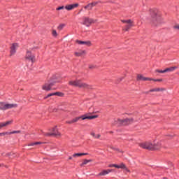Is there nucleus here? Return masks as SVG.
I'll return each mask as SVG.
<instances>
[{"mask_svg":"<svg viewBox=\"0 0 179 179\" xmlns=\"http://www.w3.org/2000/svg\"><path fill=\"white\" fill-rule=\"evenodd\" d=\"M83 24H84V26H86V27H90V26H92V24L96 23V22H97V20H94L93 18H90L89 17H84L83 18Z\"/></svg>","mask_w":179,"mask_h":179,"instance_id":"nucleus-6","label":"nucleus"},{"mask_svg":"<svg viewBox=\"0 0 179 179\" xmlns=\"http://www.w3.org/2000/svg\"><path fill=\"white\" fill-rule=\"evenodd\" d=\"M36 145H43V142L30 143L28 144V146H34Z\"/></svg>","mask_w":179,"mask_h":179,"instance_id":"nucleus-29","label":"nucleus"},{"mask_svg":"<svg viewBox=\"0 0 179 179\" xmlns=\"http://www.w3.org/2000/svg\"><path fill=\"white\" fill-rule=\"evenodd\" d=\"M51 96H58L59 97H64L65 94L61 92H57L55 93L48 94L46 96L44 97V99H48V97H51Z\"/></svg>","mask_w":179,"mask_h":179,"instance_id":"nucleus-12","label":"nucleus"},{"mask_svg":"<svg viewBox=\"0 0 179 179\" xmlns=\"http://www.w3.org/2000/svg\"><path fill=\"white\" fill-rule=\"evenodd\" d=\"M137 80H143V82H146L148 80H153V78H148V77H143L141 74L137 75Z\"/></svg>","mask_w":179,"mask_h":179,"instance_id":"nucleus-14","label":"nucleus"},{"mask_svg":"<svg viewBox=\"0 0 179 179\" xmlns=\"http://www.w3.org/2000/svg\"><path fill=\"white\" fill-rule=\"evenodd\" d=\"M117 169H122L124 170H126L127 173H131V171L127 168V166L124 163H121L120 165H117Z\"/></svg>","mask_w":179,"mask_h":179,"instance_id":"nucleus-18","label":"nucleus"},{"mask_svg":"<svg viewBox=\"0 0 179 179\" xmlns=\"http://www.w3.org/2000/svg\"><path fill=\"white\" fill-rule=\"evenodd\" d=\"M52 35L53 37H58V33H57V30L52 29Z\"/></svg>","mask_w":179,"mask_h":179,"instance_id":"nucleus-30","label":"nucleus"},{"mask_svg":"<svg viewBox=\"0 0 179 179\" xmlns=\"http://www.w3.org/2000/svg\"><path fill=\"white\" fill-rule=\"evenodd\" d=\"M122 23H125L126 25L123 27V31H129L131 28L134 27V21L131 19L129 20H122Z\"/></svg>","mask_w":179,"mask_h":179,"instance_id":"nucleus-5","label":"nucleus"},{"mask_svg":"<svg viewBox=\"0 0 179 179\" xmlns=\"http://www.w3.org/2000/svg\"><path fill=\"white\" fill-rule=\"evenodd\" d=\"M156 72H158V73H166V69H164V70H156Z\"/></svg>","mask_w":179,"mask_h":179,"instance_id":"nucleus-34","label":"nucleus"},{"mask_svg":"<svg viewBox=\"0 0 179 179\" xmlns=\"http://www.w3.org/2000/svg\"><path fill=\"white\" fill-rule=\"evenodd\" d=\"M152 145L151 142H145L139 144L140 148L142 149H146L147 150H152Z\"/></svg>","mask_w":179,"mask_h":179,"instance_id":"nucleus-10","label":"nucleus"},{"mask_svg":"<svg viewBox=\"0 0 179 179\" xmlns=\"http://www.w3.org/2000/svg\"><path fill=\"white\" fill-rule=\"evenodd\" d=\"M48 83L50 85L52 84V86H54L55 83H58V78H57V76L53 75L48 80Z\"/></svg>","mask_w":179,"mask_h":179,"instance_id":"nucleus-13","label":"nucleus"},{"mask_svg":"<svg viewBox=\"0 0 179 179\" xmlns=\"http://www.w3.org/2000/svg\"><path fill=\"white\" fill-rule=\"evenodd\" d=\"M112 171H114V169H108V170H103L101 172H100L98 176H107L109 173H112Z\"/></svg>","mask_w":179,"mask_h":179,"instance_id":"nucleus-19","label":"nucleus"},{"mask_svg":"<svg viewBox=\"0 0 179 179\" xmlns=\"http://www.w3.org/2000/svg\"><path fill=\"white\" fill-rule=\"evenodd\" d=\"M76 42L77 43V44H80V45L84 44L85 45H87L88 47H90V45H92V42H90V41H83L77 40Z\"/></svg>","mask_w":179,"mask_h":179,"instance_id":"nucleus-17","label":"nucleus"},{"mask_svg":"<svg viewBox=\"0 0 179 179\" xmlns=\"http://www.w3.org/2000/svg\"><path fill=\"white\" fill-rule=\"evenodd\" d=\"M49 135H55L56 136H59V135H61V133L58 131L57 127H55L53 129V132L52 134H49Z\"/></svg>","mask_w":179,"mask_h":179,"instance_id":"nucleus-24","label":"nucleus"},{"mask_svg":"<svg viewBox=\"0 0 179 179\" xmlns=\"http://www.w3.org/2000/svg\"><path fill=\"white\" fill-rule=\"evenodd\" d=\"M83 54H86L85 50H79V52H74V55H76V57H82Z\"/></svg>","mask_w":179,"mask_h":179,"instance_id":"nucleus-21","label":"nucleus"},{"mask_svg":"<svg viewBox=\"0 0 179 179\" xmlns=\"http://www.w3.org/2000/svg\"><path fill=\"white\" fill-rule=\"evenodd\" d=\"M91 162H93V159H83V163L80 164V166L83 167L84 166H85V164H87V163H91Z\"/></svg>","mask_w":179,"mask_h":179,"instance_id":"nucleus-22","label":"nucleus"},{"mask_svg":"<svg viewBox=\"0 0 179 179\" xmlns=\"http://www.w3.org/2000/svg\"><path fill=\"white\" fill-rule=\"evenodd\" d=\"M82 10H83V8H81L80 12H82Z\"/></svg>","mask_w":179,"mask_h":179,"instance_id":"nucleus-42","label":"nucleus"},{"mask_svg":"<svg viewBox=\"0 0 179 179\" xmlns=\"http://www.w3.org/2000/svg\"><path fill=\"white\" fill-rule=\"evenodd\" d=\"M17 108V103H8L6 102H0V110L6 111V110H10L11 108Z\"/></svg>","mask_w":179,"mask_h":179,"instance_id":"nucleus-4","label":"nucleus"},{"mask_svg":"<svg viewBox=\"0 0 179 179\" xmlns=\"http://www.w3.org/2000/svg\"><path fill=\"white\" fill-rule=\"evenodd\" d=\"M84 9H85V10H92V9H93V6H92V3H90L84 6Z\"/></svg>","mask_w":179,"mask_h":179,"instance_id":"nucleus-25","label":"nucleus"},{"mask_svg":"<svg viewBox=\"0 0 179 179\" xmlns=\"http://www.w3.org/2000/svg\"><path fill=\"white\" fill-rule=\"evenodd\" d=\"M164 90H166V89H164V88H154V89L150 90L148 92H147L145 93H146V94H148L150 92H164Z\"/></svg>","mask_w":179,"mask_h":179,"instance_id":"nucleus-20","label":"nucleus"},{"mask_svg":"<svg viewBox=\"0 0 179 179\" xmlns=\"http://www.w3.org/2000/svg\"><path fill=\"white\" fill-rule=\"evenodd\" d=\"M79 3L68 4L65 6H62L56 8V10H62V9H66V10H73L75 8H78Z\"/></svg>","mask_w":179,"mask_h":179,"instance_id":"nucleus-7","label":"nucleus"},{"mask_svg":"<svg viewBox=\"0 0 179 179\" xmlns=\"http://www.w3.org/2000/svg\"><path fill=\"white\" fill-rule=\"evenodd\" d=\"M51 87H52V84H50V83H45V85L42 86L43 90H45L46 92H50Z\"/></svg>","mask_w":179,"mask_h":179,"instance_id":"nucleus-16","label":"nucleus"},{"mask_svg":"<svg viewBox=\"0 0 179 179\" xmlns=\"http://www.w3.org/2000/svg\"><path fill=\"white\" fill-rule=\"evenodd\" d=\"M70 86H74L75 87H80V89H92V85L82 82V80H75L69 82Z\"/></svg>","mask_w":179,"mask_h":179,"instance_id":"nucleus-2","label":"nucleus"},{"mask_svg":"<svg viewBox=\"0 0 179 179\" xmlns=\"http://www.w3.org/2000/svg\"><path fill=\"white\" fill-rule=\"evenodd\" d=\"M173 29L175 30H179V24H176V25L173 26Z\"/></svg>","mask_w":179,"mask_h":179,"instance_id":"nucleus-36","label":"nucleus"},{"mask_svg":"<svg viewBox=\"0 0 179 179\" xmlns=\"http://www.w3.org/2000/svg\"><path fill=\"white\" fill-rule=\"evenodd\" d=\"M151 80H153V82H163V80L162 79H153Z\"/></svg>","mask_w":179,"mask_h":179,"instance_id":"nucleus-35","label":"nucleus"},{"mask_svg":"<svg viewBox=\"0 0 179 179\" xmlns=\"http://www.w3.org/2000/svg\"><path fill=\"white\" fill-rule=\"evenodd\" d=\"M92 136H93V138H94L95 139H100V137L101 136V135L100 134H97L96 135V134H94V132H92L91 133Z\"/></svg>","mask_w":179,"mask_h":179,"instance_id":"nucleus-28","label":"nucleus"},{"mask_svg":"<svg viewBox=\"0 0 179 179\" xmlns=\"http://www.w3.org/2000/svg\"><path fill=\"white\" fill-rule=\"evenodd\" d=\"M150 15L151 17L149 18V20L151 26H152L153 27H157V26H159V24H162L163 23V19H162V17H160V15H157L156 10H151Z\"/></svg>","mask_w":179,"mask_h":179,"instance_id":"nucleus-1","label":"nucleus"},{"mask_svg":"<svg viewBox=\"0 0 179 179\" xmlns=\"http://www.w3.org/2000/svg\"><path fill=\"white\" fill-rule=\"evenodd\" d=\"M88 153H76L73 155V157H77L79 156H87Z\"/></svg>","mask_w":179,"mask_h":179,"instance_id":"nucleus-27","label":"nucleus"},{"mask_svg":"<svg viewBox=\"0 0 179 179\" xmlns=\"http://www.w3.org/2000/svg\"><path fill=\"white\" fill-rule=\"evenodd\" d=\"M69 160H72V157H70L69 158Z\"/></svg>","mask_w":179,"mask_h":179,"instance_id":"nucleus-41","label":"nucleus"},{"mask_svg":"<svg viewBox=\"0 0 179 179\" xmlns=\"http://www.w3.org/2000/svg\"><path fill=\"white\" fill-rule=\"evenodd\" d=\"M1 164H0V167H1Z\"/></svg>","mask_w":179,"mask_h":179,"instance_id":"nucleus-43","label":"nucleus"},{"mask_svg":"<svg viewBox=\"0 0 179 179\" xmlns=\"http://www.w3.org/2000/svg\"><path fill=\"white\" fill-rule=\"evenodd\" d=\"M65 26V24H60L58 27H57V30H59V31H61V30H62V29H64Z\"/></svg>","mask_w":179,"mask_h":179,"instance_id":"nucleus-31","label":"nucleus"},{"mask_svg":"<svg viewBox=\"0 0 179 179\" xmlns=\"http://www.w3.org/2000/svg\"><path fill=\"white\" fill-rule=\"evenodd\" d=\"M97 69V66L94 65V64L89 65V69Z\"/></svg>","mask_w":179,"mask_h":179,"instance_id":"nucleus-33","label":"nucleus"},{"mask_svg":"<svg viewBox=\"0 0 179 179\" xmlns=\"http://www.w3.org/2000/svg\"><path fill=\"white\" fill-rule=\"evenodd\" d=\"M19 47V45L16 43H13L10 48V57L16 54V48Z\"/></svg>","mask_w":179,"mask_h":179,"instance_id":"nucleus-11","label":"nucleus"},{"mask_svg":"<svg viewBox=\"0 0 179 179\" xmlns=\"http://www.w3.org/2000/svg\"><path fill=\"white\" fill-rule=\"evenodd\" d=\"M2 135H6V133H0V136H2Z\"/></svg>","mask_w":179,"mask_h":179,"instance_id":"nucleus-39","label":"nucleus"},{"mask_svg":"<svg viewBox=\"0 0 179 179\" xmlns=\"http://www.w3.org/2000/svg\"><path fill=\"white\" fill-rule=\"evenodd\" d=\"M177 69V66H173L165 69V73L166 72H173V71H176Z\"/></svg>","mask_w":179,"mask_h":179,"instance_id":"nucleus-26","label":"nucleus"},{"mask_svg":"<svg viewBox=\"0 0 179 179\" xmlns=\"http://www.w3.org/2000/svg\"><path fill=\"white\" fill-rule=\"evenodd\" d=\"M12 121H7L6 122H1L0 123V129L3 128L4 127H6L7 125H10V123Z\"/></svg>","mask_w":179,"mask_h":179,"instance_id":"nucleus-23","label":"nucleus"},{"mask_svg":"<svg viewBox=\"0 0 179 179\" xmlns=\"http://www.w3.org/2000/svg\"><path fill=\"white\" fill-rule=\"evenodd\" d=\"M162 149V143L158 142L152 145V150H160Z\"/></svg>","mask_w":179,"mask_h":179,"instance_id":"nucleus-15","label":"nucleus"},{"mask_svg":"<svg viewBox=\"0 0 179 179\" xmlns=\"http://www.w3.org/2000/svg\"><path fill=\"white\" fill-rule=\"evenodd\" d=\"M108 167H115L117 169V164H112L108 165Z\"/></svg>","mask_w":179,"mask_h":179,"instance_id":"nucleus-37","label":"nucleus"},{"mask_svg":"<svg viewBox=\"0 0 179 179\" xmlns=\"http://www.w3.org/2000/svg\"><path fill=\"white\" fill-rule=\"evenodd\" d=\"M113 150H117V152H120V149H117V148H113Z\"/></svg>","mask_w":179,"mask_h":179,"instance_id":"nucleus-40","label":"nucleus"},{"mask_svg":"<svg viewBox=\"0 0 179 179\" xmlns=\"http://www.w3.org/2000/svg\"><path fill=\"white\" fill-rule=\"evenodd\" d=\"M20 130H18V131H12V132H10V134H20Z\"/></svg>","mask_w":179,"mask_h":179,"instance_id":"nucleus-38","label":"nucleus"},{"mask_svg":"<svg viewBox=\"0 0 179 179\" xmlns=\"http://www.w3.org/2000/svg\"><path fill=\"white\" fill-rule=\"evenodd\" d=\"M92 8L94 7V6H96V5H99V3H100V1H93L92 3H90Z\"/></svg>","mask_w":179,"mask_h":179,"instance_id":"nucleus-32","label":"nucleus"},{"mask_svg":"<svg viewBox=\"0 0 179 179\" xmlns=\"http://www.w3.org/2000/svg\"><path fill=\"white\" fill-rule=\"evenodd\" d=\"M134 122L133 118H126V119H117V124L120 126L125 127L127 125H129V124H132Z\"/></svg>","mask_w":179,"mask_h":179,"instance_id":"nucleus-8","label":"nucleus"},{"mask_svg":"<svg viewBox=\"0 0 179 179\" xmlns=\"http://www.w3.org/2000/svg\"><path fill=\"white\" fill-rule=\"evenodd\" d=\"M25 59L30 61L32 64H34V62H36V55H33L31 51L27 50L25 55Z\"/></svg>","mask_w":179,"mask_h":179,"instance_id":"nucleus-9","label":"nucleus"},{"mask_svg":"<svg viewBox=\"0 0 179 179\" xmlns=\"http://www.w3.org/2000/svg\"><path fill=\"white\" fill-rule=\"evenodd\" d=\"M96 118H99V115H91V116H87V115H83L79 117H76L71 120H69L66 122V124H75V122H78L80 120H94Z\"/></svg>","mask_w":179,"mask_h":179,"instance_id":"nucleus-3","label":"nucleus"}]
</instances>
